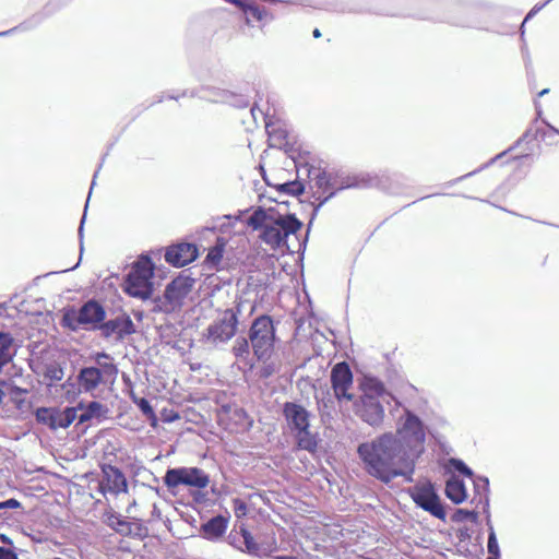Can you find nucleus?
Wrapping results in <instances>:
<instances>
[{"label":"nucleus","mask_w":559,"mask_h":559,"mask_svg":"<svg viewBox=\"0 0 559 559\" xmlns=\"http://www.w3.org/2000/svg\"><path fill=\"white\" fill-rule=\"evenodd\" d=\"M424 423L407 411L405 420L395 432H384L357 447L364 471L371 477L389 485L397 477L414 481L417 461L425 451Z\"/></svg>","instance_id":"nucleus-1"},{"label":"nucleus","mask_w":559,"mask_h":559,"mask_svg":"<svg viewBox=\"0 0 559 559\" xmlns=\"http://www.w3.org/2000/svg\"><path fill=\"white\" fill-rule=\"evenodd\" d=\"M302 228V223L295 214L277 211L274 218L261 230L260 239L272 249L286 248L294 253L306 248L307 238L299 240L297 233Z\"/></svg>","instance_id":"nucleus-2"},{"label":"nucleus","mask_w":559,"mask_h":559,"mask_svg":"<svg viewBox=\"0 0 559 559\" xmlns=\"http://www.w3.org/2000/svg\"><path fill=\"white\" fill-rule=\"evenodd\" d=\"M105 319L106 310L104 306L95 299H88L78 309L73 306L66 308L61 318V325L73 332L79 330L94 332L98 331Z\"/></svg>","instance_id":"nucleus-3"},{"label":"nucleus","mask_w":559,"mask_h":559,"mask_svg":"<svg viewBox=\"0 0 559 559\" xmlns=\"http://www.w3.org/2000/svg\"><path fill=\"white\" fill-rule=\"evenodd\" d=\"M249 340L259 360L271 356L275 341V329L270 316L261 314L253 320L249 330Z\"/></svg>","instance_id":"nucleus-4"},{"label":"nucleus","mask_w":559,"mask_h":559,"mask_svg":"<svg viewBox=\"0 0 559 559\" xmlns=\"http://www.w3.org/2000/svg\"><path fill=\"white\" fill-rule=\"evenodd\" d=\"M240 313V304L234 308L225 309L219 317L206 328L203 334L206 342L218 345L230 341L236 335Z\"/></svg>","instance_id":"nucleus-5"},{"label":"nucleus","mask_w":559,"mask_h":559,"mask_svg":"<svg viewBox=\"0 0 559 559\" xmlns=\"http://www.w3.org/2000/svg\"><path fill=\"white\" fill-rule=\"evenodd\" d=\"M163 480L168 489H174L179 486L203 489L210 484V476L199 467L181 466L168 468Z\"/></svg>","instance_id":"nucleus-6"},{"label":"nucleus","mask_w":559,"mask_h":559,"mask_svg":"<svg viewBox=\"0 0 559 559\" xmlns=\"http://www.w3.org/2000/svg\"><path fill=\"white\" fill-rule=\"evenodd\" d=\"M408 493L417 507L439 520L445 519L447 512L435 485L430 480L414 485L408 489Z\"/></svg>","instance_id":"nucleus-7"},{"label":"nucleus","mask_w":559,"mask_h":559,"mask_svg":"<svg viewBox=\"0 0 559 559\" xmlns=\"http://www.w3.org/2000/svg\"><path fill=\"white\" fill-rule=\"evenodd\" d=\"M334 191L329 192L323 198L320 204L314 207L313 216L317 214L319 207L324 204L328 200L333 198L337 191L345 189H365L373 187H382L381 178L378 175H371L368 173L359 174H334Z\"/></svg>","instance_id":"nucleus-8"},{"label":"nucleus","mask_w":559,"mask_h":559,"mask_svg":"<svg viewBox=\"0 0 559 559\" xmlns=\"http://www.w3.org/2000/svg\"><path fill=\"white\" fill-rule=\"evenodd\" d=\"M118 373L116 365H103L102 368L94 366L83 367L78 373V383L84 392L94 391L100 383Z\"/></svg>","instance_id":"nucleus-9"},{"label":"nucleus","mask_w":559,"mask_h":559,"mask_svg":"<svg viewBox=\"0 0 559 559\" xmlns=\"http://www.w3.org/2000/svg\"><path fill=\"white\" fill-rule=\"evenodd\" d=\"M355 414L371 427H379L383 423L384 407L380 400L371 395H361L354 403Z\"/></svg>","instance_id":"nucleus-10"},{"label":"nucleus","mask_w":559,"mask_h":559,"mask_svg":"<svg viewBox=\"0 0 559 559\" xmlns=\"http://www.w3.org/2000/svg\"><path fill=\"white\" fill-rule=\"evenodd\" d=\"M332 389L338 400L353 401L354 395L348 393L353 385V372L346 361L337 362L331 370Z\"/></svg>","instance_id":"nucleus-11"},{"label":"nucleus","mask_w":559,"mask_h":559,"mask_svg":"<svg viewBox=\"0 0 559 559\" xmlns=\"http://www.w3.org/2000/svg\"><path fill=\"white\" fill-rule=\"evenodd\" d=\"M98 331L104 338L115 336L117 341H122L126 336L135 333V325L127 313H121L114 319L104 320Z\"/></svg>","instance_id":"nucleus-12"},{"label":"nucleus","mask_w":559,"mask_h":559,"mask_svg":"<svg viewBox=\"0 0 559 559\" xmlns=\"http://www.w3.org/2000/svg\"><path fill=\"white\" fill-rule=\"evenodd\" d=\"M190 96H199L200 98L213 103H225L236 108H246L249 106V98L246 95L236 94L226 90L201 88L198 92H191Z\"/></svg>","instance_id":"nucleus-13"},{"label":"nucleus","mask_w":559,"mask_h":559,"mask_svg":"<svg viewBox=\"0 0 559 559\" xmlns=\"http://www.w3.org/2000/svg\"><path fill=\"white\" fill-rule=\"evenodd\" d=\"M198 254V247L194 243L180 242L167 248L165 260L175 267H181L193 262Z\"/></svg>","instance_id":"nucleus-14"},{"label":"nucleus","mask_w":559,"mask_h":559,"mask_svg":"<svg viewBox=\"0 0 559 559\" xmlns=\"http://www.w3.org/2000/svg\"><path fill=\"white\" fill-rule=\"evenodd\" d=\"M295 167L300 177L301 173H305L310 180H313L316 187L322 191V193L329 194L334 191V174L328 173L324 169L310 166L308 163L301 164L294 160Z\"/></svg>","instance_id":"nucleus-15"},{"label":"nucleus","mask_w":559,"mask_h":559,"mask_svg":"<svg viewBox=\"0 0 559 559\" xmlns=\"http://www.w3.org/2000/svg\"><path fill=\"white\" fill-rule=\"evenodd\" d=\"M193 287V280L179 276L167 284L164 290V298L171 309L180 306Z\"/></svg>","instance_id":"nucleus-16"},{"label":"nucleus","mask_w":559,"mask_h":559,"mask_svg":"<svg viewBox=\"0 0 559 559\" xmlns=\"http://www.w3.org/2000/svg\"><path fill=\"white\" fill-rule=\"evenodd\" d=\"M283 416L290 432L302 427H310V413L300 404L295 402L284 403Z\"/></svg>","instance_id":"nucleus-17"},{"label":"nucleus","mask_w":559,"mask_h":559,"mask_svg":"<svg viewBox=\"0 0 559 559\" xmlns=\"http://www.w3.org/2000/svg\"><path fill=\"white\" fill-rule=\"evenodd\" d=\"M336 11H342V12H345V11H358V12H361V11H368V12H372V13H376V14H382V15H411V16H415V17H418V19H423V20H439V21H443V20H447L448 22L450 23H453V24H459V22L454 21V20H451L450 17H444V16H441L440 14L433 12V11H418V12H408V13H404V12H400V11H395V10H392V9H389V8H376V7H369L365 10L362 9H359V10H356V9H346V8H340V9H335ZM460 25H463L462 23H460Z\"/></svg>","instance_id":"nucleus-18"},{"label":"nucleus","mask_w":559,"mask_h":559,"mask_svg":"<svg viewBox=\"0 0 559 559\" xmlns=\"http://www.w3.org/2000/svg\"><path fill=\"white\" fill-rule=\"evenodd\" d=\"M227 526L228 519L218 514L203 522L199 532L204 539L217 542L225 535Z\"/></svg>","instance_id":"nucleus-19"},{"label":"nucleus","mask_w":559,"mask_h":559,"mask_svg":"<svg viewBox=\"0 0 559 559\" xmlns=\"http://www.w3.org/2000/svg\"><path fill=\"white\" fill-rule=\"evenodd\" d=\"M124 292L131 296L142 300L151 298L153 294L152 281L144 276H135L128 274L126 277Z\"/></svg>","instance_id":"nucleus-20"},{"label":"nucleus","mask_w":559,"mask_h":559,"mask_svg":"<svg viewBox=\"0 0 559 559\" xmlns=\"http://www.w3.org/2000/svg\"><path fill=\"white\" fill-rule=\"evenodd\" d=\"M104 481L102 486H104L108 491L114 495H119L120 492H127L128 490V481L124 474L116 466L107 465L103 467Z\"/></svg>","instance_id":"nucleus-21"},{"label":"nucleus","mask_w":559,"mask_h":559,"mask_svg":"<svg viewBox=\"0 0 559 559\" xmlns=\"http://www.w3.org/2000/svg\"><path fill=\"white\" fill-rule=\"evenodd\" d=\"M316 400L321 421L324 425L331 424L336 415V401H338L335 393L332 394L329 390L321 391L316 395Z\"/></svg>","instance_id":"nucleus-22"},{"label":"nucleus","mask_w":559,"mask_h":559,"mask_svg":"<svg viewBox=\"0 0 559 559\" xmlns=\"http://www.w3.org/2000/svg\"><path fill=\"white\" fill-rule=\"evenodd\" d=\"M278 204V211H281L282 206L287 207L288 202L287 201H276ZM277 214V210L270 207L264 209L259 206L253 211V213L250 215V217L247 221V224L249 227H251L253 230H262L265 225L271 222L274 216Z\"/></svg>","instance_id":"nucleus-23"},{"label":"nucleus","mask_w":559,"mask_h":559,"mask_svg":"<svg viewBox=\"0 0 559 559\" xmlns=\"http://www.w3.org/2000/svg\"><path fill=\"white\" fill-rule=\"evenodd\" d=\"M544 123H546L547 126V129H543V128H539L537 127V121H535L534 123H532L527 129L526 131L522 134L521 138H519V140L515 142V145H520L522 142H532L538 138H540L542 140L546 141L548 139H550L551 136L556 135V134H559V130L556 129L555 127H552L551 124H549L548 122H546L545 120H543Z\"/></svg>","instance_id":"nucleus-24"},{"label":"nucleus","mask_w":559,"mask_h":559,"mask_svg":"<svg viewBox=\"0 0 559 559\" xmlns=\"http://www.w3.org/2000/svg\"><path fill=\"white\" fill-rule=\"evenodd\" d=\"M293 437L296 440V445L300 450L314 453L318 450L319 438L316 432L310 430V427H302L295 431H292Z\"/></svg>","instance_id":"nucleus-25"},{"label":"nucleus","mask_w":559,"mask_h":559,"mask_svg":"<svg viewBox=\"0 0 559 559\" xmlns=\"http://www.w3.org/2000/svg\"><path fill=\"white\" fill-rule=\"evenodd\" d=\"M444 493L455 504L464 502L467 498L464 481L454 475L445 481Z\"/></svg>","instance_id":"nucleus-26"},{"label":"nucleus","mask_w":559,"mask_h":559,"mask_svg":"<svg viewBox=\"0 0 559 559\" xmlns=\"http://www.w3.org/2000/svg\"><path fill=\"white\" fill-rule=\"evenodd\" d=\"M243 13L246 15L245 23L248 26H253V24L251 23V19L259 23H262L263 25L275 20L274 14L270 10H267L264 7L255 4L253 1H251V3L247 5Z\"/></svg>","instance_id":"nucleus-27"},{"label":"nucleus","mask_w":559,"mask_h":559,"mask_svg":"<svg viewBox=\"0 0 559 559\" xmlns=\"http://www.w3.org/2000/svg\"><path fill=\"white\" fill-rule=\"evenodd\" d=\"M475 496L473 501L477 500V506L481 504L484 512L489 513V479L485 476H476L473 479Z\"/></svg>","instance_id":"nucleus-28"},{"label":"nucleus","mask_w":559,"mask_h":559,"mask_svg":"<svg viewBox=\"0 0 559 559\" xmlns=\"http://www.w3.org/2000/svg\"><path fill=\"white\" fill-rule=\"evenodd\" d=\"M13 344V336L9 332L0 331V372L16 355Z\"/></svg>","instance_id":"nucleus-29"},{"label":"nucleus","mask_w":559,"mask_h":559,"mask_svg":"<svg viewBox=\"0 0 559 559\" xmlns=\"http://www.w3.org/2000/svg\"><path fill=\"white\" fill-rule=\"evenodd\" d=\"M265 129L271 146L286 147L289 144L286 129L265 120Z\"/></svg>","instance_id":"nucleus-30"},{"label":"nucleus","mask_w":559,"mask_h":559,"mask_svg":"<svg viewBox=\"0 0 559 559\" xmlns=\"http://www.w3.org/2000/svg\"><path fill=\"white\" fill-rule=\"evenodd\" d=\"M362 395H371L378 400L384 399L386 390L382 381L376 377H365L361 382Z\"/></svg>","instance_id":"nucleus-31"},{"label":"nucleus","mask_w":559,"mask_h":559,"mask_svg":"<svg viewBox=\"0 0 559 559\" xmlns=\"http://www.w3.org/2000/svg\"><path fill=\"white\" fill-rule=\"evenodd\" d=\"M242 532L245 533V538H242L243 539L242 540L243 548L241 549L242 552H247L248 555L258 557V558H261V557H264L267 555L266 547H264L263 544L255 542V539L253 538L251 533L246 527H242Z\"/></svg>","instance_id":"nucleus-32"},{"label":"nucleus","mask_w":559,"mask_h":559,"mask_svg":"<svg viewBox=\"0 0 559 559\" xmlns=\"http://www.w3.org/2000/svg\"><path fill=\"white\" fill-rule=\"evenodd\" d=\"M225 240L223 238H218L215 246L209 249V252L205 257L204 263L209 269L215 270L217 265L221 263L223 259V253L225 249Z\"/></svg>","instance_id":"nucleus-33"},{"label":"nucleus","mask_w":559,"mask_h":559,"mask_svg":"<svg viewBox=\"0 0 559 559\" xmlns=\"http://www.w3.org/2000/svg\"><path fill=\"white\" fill-rule=\"evenodd\" d=\"M35 417L39 424L48 426L51 430H56L57 408L38 407L35 412Z\"/></svg>","instance_id":"nucleus-34"},{"label":"nucleus","mask_w":559,"mask_h":559,"mask_svg":"<svg viewBox=\"0 0 559 559\" xmlns=\"http://www.w3.org/2000/svg\"><path fill=\"white\" fill-rule=\"evenodd\" d=\"M153 267L154 266L152 260L148 257H145L133 265L129 274L135 276H144L146 280L151 281L153 276Z\"/></svg>","instance_id":"nucleus-35"},{"label":"nucleus","mask_w":559,"mask_h":559,"mask_svg":"<svg viewBox=\"0 0 559 559\" xmlns=\"http://www.w3.org/2000/svg\"><path fill=\"white\" fill-rule=\"evenodd\" d=\"M276 189L280 193H284L292 197H299L300 194L304 193L305 186L301 183L299 177L297 176V179L295 180L277 185Z\"/></svg>","instance_id":"nucleus-36"},{"label":"nucleus","mask_w":559,"mask_h":559,"mask_svg":"<svg viewBox=\"0 0 559 559\" xmlns=\"http://www.w3.org/2000/svg\"><path fill=\"white\" fill-rule=\"evenodd\" d=\"M76 408L67 407L63 411L57 408L56 430L58 428H68L76 418Z\"/></svg>","instance_id":"nucleus-37"},{"label":"nucleus","mask_w":559,"mask_h":559,"mask_svg":"<svg viewBox=\"0 0 559 559\" xmlns=\"http://www.w3.org/2000/svg\"><path fill=\"white\" fill-rule=\"evenodd\" d=\"M486 524L488 526L487 550H488V554L490 555L489 557H500V555H501L500 548H499L496 532L491 524L490 514L487 515Z\"/></svg>","instance_id":"nucleus-38"},{"label":"nucleus","mask_w":559,"mask_h":559,"mask_svg":"<svg viewBox=\"0 0 559 559\" xmlns=\"http://www.w3.org/2000/svg\"><path fill=\"white\" fill-rule=\"evenodd\" d=\"M103 404L97 401L90 402L79 416L80 423L88 421L93 418L99 417L103 413Z\"/></svg>","instance_id":"nucleus-39"},{"label":"nucleus","mask_w":559,"mask_h":559,"mask_svg":"<svg viewBox=\"0 0 559 559\" xmlns=\"http://www.w3.org/2000/svg\"><path fill=\"white\" fill-rule=\"evenodd\" d=\"M250 340L249 337L239 336L236 338L233 346V353L237 358L246 359L250 354Z\"/></svg>","instance_id":"nucleus-40"},{"label":"nucleus","mask_w":559,"mask_h":559,"mask_svg":"<svg viewBox=\"0 0 559 559\" xmlns=\"http://www.w3.org/2000/svg\"><path fill=\"white\" fill-rule=\"evenodd\" d=\"M109 525L119 534L128 535L131 532L130 523L121 518L119 514H114L109 518Z\"/></svg>","instance_id":"nucleus-41"},{"label":"nucleus","mask_w":559,"mask_h":559,"mask_svg":"<svg viewBox=\"0 0 559 559\" xmlns=\"http://www.w3.org/2000/svg\"><path fill=\"white\" fill-rule=\"evenodd\" d=\"M41 21H43V16L40 14H35L28 21H25L24 23L20 24L19 26L13 27L9 31L0 32V37L8 36L17 29H21V31L29 29L32 27L37 26L39 23H41Z\"/></svg>","instance_id":"nucleus-42"},{"label":"nucleus","mask_w":559,"mask_h":559,"mask_svg":"<svg viewBox=\"0 0 559 559\" xmlns=\"http://www.w3.org/2000/svg\"><path fill=\"white\" fill-rule=\"evenodd\" d=\"M448 465L451 467L454 472H457L466 477H473L474 473L473 471L461 460L456 457H450L448 460Z\"/></svg>","instance_id":"nucleus-43"},{"label":"nucleus","mask_w":559,"mask_h":559,"mask_svg":"<svg viewBox=\"0 0 559 559\" xmlns=\"http://www.w3.org/2000/svg\"><path fill=\"white\" fill-rule=\"evenodd\" d=\"M452 520L454 522H464V521H472L474 523L477 522L478 520V513L476 511H473V510H466V509H456L453 516H452Z\"/></svg>","instance_id":"nucleus-44"},{"label":"nucleus","mask_w":559,"mask_h":559,"mask_svg":"<svg viewBox=\"0 0 559 559\" xmlns=\"http://www.w3.org/2000/svg\"><path fill=\"white\" fill-rule=\"evenodd\" d=\"M242 527L243 526H240V531H238V532H236V531L230 532L227 536L228 544L240 551L243 548V542H242L243 539L242 538H245V533L242 532Z\"/></svg>","instance_id":"nucleus-45"},{"label":"nucleus","mask_w":559,"mask_h":559,"mask_svg":"<svg viewBox=\"0 0 559 559\" xmlns=\"http://www.w3.org/2000/svg\"><path fill=\"white\" fill-rule=\"evenodd\" d=\"M134 402L144 416L147 418H155L154 409L148 400L145 397H140Z\"/></svg>","instance_id":"nucleus-46"},{"label":"nucleus","mask_w":559,"mask_h":559,"mask_svg":"<svg viewBox=\"0 0 559 559\" xmlns=\"http://www.w3.org/2000/svg\"><path fill=\"white\" fill-rule=\"evenodd\" d=\"M46 377L51 381H60L63 377V370L60 367H49L46 372Z\"/></svg>","instance_id":"nucleus-47"},{"label":"nucleus","mask_w":559,"mask_h":559,"mask_svg":"<svg viewBox=\"0 0 559 559\" xmlns=\"http://www.w3.org/2000/svg\"><path fill=\"white\" fill-rule=\"evenodd\" d=\"M84 222H85V214L83 215V217L81 218V223H80V227H79V237H80V259L79 261H81L82 259V252H83V226H84ZM80 264V262H78L74 266L72 267H69V269H66L63 270L62 272H67V271H71V270H74L78 267V265Z\"/></svg>","instance_id":"nucleus-48"},{"label":"nucleus","mask_w":559,"mask_h":559,"mask_svg":"<svg viewBox=\"0 0 559 559\" xmlns=\"http://www.w3.org/2000/svg\"><path fill=\"white\" fill-rule=\"evenodd\" d=\"M108 360H111V357L107 353H105V352L96 353L95 361H96L97 366H95V367L102 368L103 365H114L111 361H108Z\"/></svg>","instance_id":"nucleus-49"},{"label":"nucleus","mask_w":559,"mask_h":559,"mask_svg":"<svg viewBox=\"0 0 559 559\" xmlns=\"http://www.w3.org/2000/svg\"><path fill=\"white\" fill-rule=\"evenodd\" d=\"M551 0H546L545 2L543 3H539V4H535L534 8L527 13V15L525 16L523 23H522V27L524 26V23L531 19L534 14H536L539 10H542L544 7H546Z\"/></svg>","instance_id":"nucleus-50"},{"label":"nucleus","mask_w":559,"mask_h":559,"mask_svg":"<svg viewBox=\"0 0 559 559\" xmlns=\"http://www.w3.org/2000/svg\"><path fill=\"white\" fill-rule=\"evenodd\" d=\"M506 153H507V152H503V153H501V154L497 155L496 157L491 158L487 164L483 165L479 169H476V170H474V171H471V173H468V174H466V175H464V176L460 177L457 180H462V179H464V178H467V177H471V176H473V175L477 174V173H478V171H480L481 169H484V168H486L487 166L491 165L493 162H496V159H498L499 157H501V156H502V155H504Z\"/></svg>","instance_id":"nucleus-51"},{"label":"nucleus","mask_w":559,"mask_h":559,"mask_svg":"<svg viewBox=\"0 0 559 559\" xmlns=\"http://www.w3.org/2000/svg\"><path fill=\"white\" fill-rule=\"evenodd\" d=\"M0 559H19V557L13 550L0 546Z\"/></svg>","instance_id":"nucleus-52"},{"label":"nucleus","mask_w":559,"mask_h":559,"mask_svg":"<svg viewBox=\"0 0 559 559\" xmlns=\"http://www.w3.org/2000/svg\"><path fill=\"white\" fill-rule=\"evenodd\" d=\"M4 506L7 509H17L21 508V502L14 498H10L4 501Z\"/></svg>","instance_id":"nucleus-53"},{"label":"nucleus","mask_w":559,"mask_h":559,"mask_svg":"<svg viewBox=\"0 0 559 559\" xmlns=\"http://www.w3.org/2000/svg\"><path fill=\"white\" fill-rule=\"evenodd\" d=\"M180 418L179 414L175 411H170V413L168 415H165L164 417V421L166 423H173V421H176Z\"/></svg>","instance_id":"nucleus-54"},{"label":"nucleus","mask_w":559,"mask_h":559,"mask_svg":"<svg viewBox=\"0 0 559 559\" xmlns=\"http://www.w3.org/2000/svg\"><path fill=\"white\" fill-rule=\"evenodd\" d=\"M246 509H247V506H246V503L243 501H241L240 499H236L235 500V511L236 512L245 513Z\"/></svg>","instance_id":"nucleus-55"},{"label":"nucleus","mask_w":559,"mask_h":559,"mask_svg":"<svg viewBox=\"0 0 559 559\" xmlns=\"http://www.w3.org/2000/svg\"><path fill=\"white\" fill-rule=\"evenodd\" d=\"M222 408V412L225 413V414H228L231 412V408H233V405L231 404H223L221 406Z\"/></svg>","instance_id":"nucleus-56"},{"label":"nucleus","mask_w":559,"mask_h":559,"mask_svg":"<svg viewBox=\"0 0 559 559\" xmlns=\"http://www.w3.org/2000/svg\"><path fill=\"white\" fill-rule=\"evenodd\" d=\"M100 167H102V164H99L98 169L94 173L90 192L93 190V188L95 186V179H96V177L98 175V171H99Z\"/></svg>","instance_id":"nucleus-57"},{"label":"nucleus","mask_w":559,"mask_h":559,"mask_svg":"<svg viewBox=\"0 0 559 559\" xmlns=\"http://www.w3.org/2000/svg\"><path fill=\"white\" fill-rule=\"evenodd\" d=\"M0 539H1V542H2V543H4V544H9V545H11V544H12V540H11L8 536H5V535H1V536H0Z\"/></svg>","instance_id":"nucleus-58"},{"label":"nucleus","mask_w":559,"mask_h":559,"mask_svg":"<svg viewBox=\"0 0 559 559\" xmlns=\"http://www.w3.org/2000/svg\"><path fill=\"white\" fill-rule=\"evenodd\" d=\"M274 559H298V558L294 557V556H276V557H274Z\"/></svg>","instance_id":"nucleus-59"},{"label":"nucleus","mask_w":559,"mask_h":559,"mask_svg":"<svg viewBox=\"0 0 559 559\" xmlns=\"http://www.w3.org/2000/svg\"><path fill=\"white\" fill-rule=\"evenodd\" d=\"M312 34H313L314 38H320L321 37V32H320L319 28H314Z\"/></svg>","instance_id":"nucleus-60"},{"label":"nucleus","mask_w":559,"mask_h":559,"mask_svg":"<svg viewBox=\"0 0 559 559\" xmlns=\"http://www.w3.org/2000/svg\"><path fill=\"white\" fill-rule=\"evenodd\" d=\"M14 393H17V394H21V393H26V390H23L19 386H14Z\"/></svg>","instance_id":"nucleus-61"},{"label":"nucleus","mask_w":559,"mask_h":559,"mask_svg":"<svg viewBox=\"0 0 559 559\" xmlns=\"http://www.w3.org/2000/svg\"><path fill=\"white\" fill-rule=\"evenodd\" d=\"M235 414L237 415H243L245 414V411L242 408H237L235 407Z\"/></svg>","instance_id":"nucleus-62"},{"label":"nucleus","mask_w":559,"mask_h":559,"mask_svg":"<svg viewBox=\"0 0 559 559\" xmlns=\"http://www.w3.org/2000/svg\"><path fill=\"white\" fill-rule=\"evenodd\" d=\"M257 110H258L257 105L252 106L251 109H250V111H251V114H252L254 119H255V111Z\"/></svg>","instance_id":"nucleus-63"},{"label":"nucleus","mask_w":559,"mask_h":559,"mask_svg":"<svg viewBox=\"0 0 559 559\" xmlns=\"http://www.w3.org/2000/svg\"><path fill=\"white\" fill-rule=\"evenodd\" d=\"M548 92H549V90H548V88H544L543 91H540V92L538 93V96H544V95H546Z\"/></svg>","instance_id":"nucleus-64"}]
</instances>
